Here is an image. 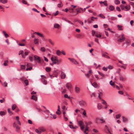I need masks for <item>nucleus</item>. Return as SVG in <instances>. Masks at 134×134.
Here are the masks:
<instances>
[{"mask_svg": "<svg viewBox=\"0 0 134 134\" xmlns=\"http://www.w3.org/2000/svg\"><path fill=\"white\" fill-rule=\"evenodd\" d=\"M68 59L75 65H78L79 64V63L75 59L73 58H69Z\"/></svg>", "mask_w": 134, "mask_h": 134, "instance_id": "nucleus-1", "label": "nucleus"}, {"mask_svg": "<svg viewBox=\"0 0 134 134\" xmlns=\"http://www.w3.org/2000/svg\"><path fill=\"white\" fill-rule=\"evenodd\" d=\"M116 72L118 73L119 75V78L120 80L122 81H124L125 80V78L122 74H120V72Z\"/></svg>", "mask_w": 134, "mask_h": 134, "instance_id": "nucleus-2", "label": "nucleus"}, {"mask_svg": "<svg viewBox=\"0 0 134 134\" xmlns=\"http://www.w3.org/2000/svg\"><path fill=\"white\" fill-rule=\"evenodd\" d=\"M51 60L54 64H58L61 63V60L57 59L56 62L54 61L53 60V57H52L51 58Z\"/></svg>", "mask_w": 134, "mask_h": 134, "instance_id": "nucleus-3", "label": "nucleus"}, {"mask_svg": "<svg viewBox=\"0 0 134 134\" xmlns=\"http://www.w3.org/2000/svg\"><path fill=\"white\" fill-rule=\"evenodd\" d=\"M34 60L37 61L39 63H40L41 60L40 58L37 55H35L34 56Z\"/></svg>", "mask_w": 134, "mask_h": 134, "instance_id": "nucleus-4", "label": "nucleus"}, {"mask_svg": "<svg viewBox=\"0 0 134 134\" xmlns=\"http://www.w3.org/2000/svg\"><path fill=\"white\" fill-rule=\"evenodd\" d=\"M124 34H122L121 35L122 37L119 39L118 40V41L119 42H121L124 41L125 40Z\"/></svg>", "mask_w": 134, "mask_h": 134, "instance_id": "nucleus-5", "label": "nucleus"}, {"mask_svg": "<svg viewBox=\"0 0 134 134\" xmlns=\"http://www.w3.org/2000/svg\"><path fill=\"white\" fill-rule=\"evenodd\" d=\"M79 104L81 106H83L86 104V102L83 100L80 101L79 102Z\"/></svg>", "mask_w": 134, "mask_h": 134, "instance_id": "nucleus-6", "label": "nucleus"}, {"mask_svg": "<svg viewBox=\"0 0 134 134\" xmlns=\"http://www.w3.org/2000/svg\"><path fill=\"white\" fill-rule=\"evenodd\" d=\"M75 92L76 93H79L80 92V88L79 87L76 86L75 87Z\"/></svg>", "mask_w": 134, "mask_h": 134, "instance_id": "nucleus-7", "label": "nucleus"}, {"mask_svg": "<svg viewBox=\"0 0 134 134\" xmlns=\"http://www.w3.org/2000/svg\"><path fill=\"white\" fill-rule=\"evenodd\" d=\"M66 86L67 87L68 89L70 91L72 88V85L70 83L68 82L66 83Z\"/></svg>", "mask_w": 134, "mask_h": 134, "instance_id": "nucleus-8", "label": "nucleus"}, {"mask_svg": "<svg viewBox=\"0 0 134 134\" xmlns=\"http://www.w3.org/2000/svg\"><path fill=\"white\" fill-rule=\"evenodd\" d=\"M24 78V77H21L20 79L22 81H24V83L26 85H28L29 84V81L27 79L25 80Z\"/></svg>", "mask_w": 134, "mask_h": 134, "instance_id": "nucleus-9", "label": "nucleus"}, {"mask_svg": "<svg viewBox=\"0 0 134 134\" xmlns=\"http://www.w3.org/2000/svg\"><path fill=\"white\" fill-rule=\"evenodd\" d=\"M96 36L97 38L102 39L103 37H102V34L100 33H97L95 35Z\"/></svg>", "mask_w": 134, "mask_h": 134, "instance_id": "nucleus-10", "label": "nucleus"}, {"mask_svg": "<svg viewBox=\"0 0 134 134\" xmlns=\"http://www.w3.org/2000/svg\"><path fill=\"white\" fill-rule=\"evenodd\" d=\"M105 54L104 53H102V56L103 57H104L110 59V57L106 54H108V53L107 52H105Z\"/></svg>", "mask_w": 134, "mask_h": 134, "instance_id": "nucleus-11", "label": "nucleus"}, {"mask_svg": "<svg viewBox=\"0 0 134 134\" xmlns=\"http://www.w3.org/2000/svg\"><path fill=\"white\" fill-rule=\"evenodd\" d=\"M61 77L62 79H64L66 77L65 74L63 72H62L61 74Z\"/></svg>", "mask_w": 134, "mask_h": 134, "instance_id": "nucleus-12", "label": "nucleus"}, {"mask_svg": "<svg viewBox=\"0 0 134 134\" xmlns=\"http://www.w3.org/2000/svg\"><path fill=\"white\" fill-rule=\"evenodd\" d=\"M45 77L44 78H41V81L43 83L44 85H46L47 83V81L45 80Z\"/></svg>", "mask_w": 134, "mask_h": 134, "instance_id": "nucleus-13", "label": "nucleus"}, {"mask_svg": "<svg viewBox=\"0 0 134 134\" xmlns=\"http://www.w3.org/2000/svg\"><path fill=\"white\" fill-rule=\"evenodd\" d=\"M98 74L100 75V76H101V77H100V79H104V77H105L104 74H103L102 73L100 72L99 71H98Z\"/></svg>", "mask_w": 134, "mask_h": 134, "instance_id": "nucleus-14", "label": "nucleus"}, {"mask_svg": "<svg viewBox=\"0 0 134 134\" xmlns=\"http://www.w3.org/2000/svg\"><path fill=\"white\" fill-rule=\"evenodd\" d=\"M54 28L58 29L60 28V25L58 24L55 23L54 25Z\"/></svg>", "mask_w": 134, "mask_h": 134, "instance_id": "nucleus-15", "label": "nucleus"}, {"mask_svg": "<svg viewBox=\"0 0 134 134\" xmlns=\"http://www.w3.org/2000/svg\"><path fill=\"white\" fill-rule=\"evenodd\" d=\"M78 124L80 126L85 125L84 123L82 120H80L78 121Z\"/></svg>", "mask_w": 134, "mask_h": 134, "instance_id": "nucleus-16", "label": "nucleus"}, {"mask_svg": "<svg viewBox=\"0 0 134 134\" xmlns=\"http://www.w3.org/2000/svg\"><path fill=\"white\" fill-rule=\"evenodd\" d=\"M99 2L100 3V4H102L103 3H104V5L105 6H107L108 5L107 4V1H104V2L103 1H99Z\"/></svg>", "mask_w": 134, "mask_h": 134, "instance_id": "nucleus-17", "label": "nucleus"}, {"mask_svg": "<svg viewBox=\"0 0 134 134\" xmlns=\"http://www.w3.org/2000/svg\"><path fill=\"white\" fill-rule=\"evenodd\" d=\"M19 55L21 54L22 55V56L23 58H25V55L24 54V52H23V51H22V50L20 51L19 52Z\"/></svg>", "mask_w": 134, "mask_h": 134, "instance_id": "nucleus-18", "label": "nucleus"}, {"mask_svg": "<svg viewBox=\"0 0 134 134\" xmlns=\"http://www.w3.org/2000/svg\"><path fill=\"white\" fill-rule=\"evenodd\" d=\"M31 98L35 101H37V97L35 95H32L31 97Z\"/></svg>", "mask_w": 134, "mask_h": 134, "instance_id": "nucleus-19", "label": "nucleus"}, {"mask_svg": "<svg viewBox=\"0 0 134 134\" xmlns=\"http://www.w3.org/2000/svg\"><path fill=\"white\" fill-rule=\"evenodd\" d=\"M122 121L124 122H126L128 121V119L126 117L123 116L122 117Z\"/></svg>", "mask_w": 134, "mask_h": 134, "instance_id": "nucleus-20", "label": "nucleus"}, {"mask_svg": "<svg viewBox=\"0 0 134 134\" xmlns=\"http://www.w3.org/2000/svg\"><path fill=\"white\" fill-rule=\"evenodd\" d=\"M6 111H0V115L1 116H2L3 115H5V113L6 112Z\"/></svg>", "mask_w": 134, "mask_h": 134, "instance_id": "nucleus-21", "label": "nucleus"}, {"mask_svg": "<svg viewBox=\"0 0 134 134\" xmlns=\"http://www.w3.org/2000/svg\"><path fill=\"white\" fill-rule=\"evenodd\" d=\"M16 121L17 122V123L18 124L20 125H21V123L19 120V117L18 116H17L16 117Z\"/></svg>", "mask_w": 134, "mask_h": 134, "instance_id": "nucleus-22", "label": "nucleus"}, {"mask_svg": "<svg viewBox=\"0 0 134 134\" xmlns=\"http://www.w3.org/2000/svg\"><path fill=\"white\" fill-rule=\"evenodd\" d=\"M35 132L37 133L40 134L41 133V131H40V129L39 128L38 129H36L35 130Z\"/></svg>", "mask_w": 134, "mask_h": 134, "instance_id": "nucleus-23", "label": "nucleus"}, {"mask_svg": "<svg viewBox=\"0 0 134 134\" xmlns=\"http://www.w3.org/2000/svg\"><path fill=\"white\" fill-rule=\"evenodd\" d=\"M50 115L51 116V118L54 119H55L56 118V115L55 114H53L52 113H50Z\"/></svg>", "mask_w": 134, "mask_h": 134, "instance_id": "nucleus-24", "label": "nucleus"}, {"mask_svg": "<svg viewBox=\"0 0 134 134\" xmlns=\"http://www.w3.org/2000/svg\"><path fill=\"white\" fill-rule=\"evenodd\" d=\"M88 126L87 125H86V128L85 129V130L84 131V132L86 134H87L88 133V132H86V131L88 130Z\"/></svg>", "mask_w": 134, "mask_h": 134, "instance_id": "nucleus-25", "label": "nucleus"}, {"mask_svg": "<svg viewBox=\"0 0 134 134\" xmlns=\"http://www.w3.org/2000/svg\"><path fill=\"white\" fill-rule=\"evenodd\" d=\"M103 25H104V26H104V27L105 28V30H108L109 31H111V29H110L109 28H107V29H106V27H107V24H104Z\"/></svg>", "mask_w": 134, "mask_h": 134, "instance_id": "nucleus-26", "label": "nucleus"}, {"mask_svg": "<svg viewBox=\"0 0 134 134\" xmlns=\"http://www.w3.org/2000/svg\"><path fill=\"white\" fill-rule=\"evenodd\" d=\"M63 5V4L61 2H60V3L58 4L57 6L59 8H61Z\"/></svg>", "mask_w": 134, "mask_h": 134, "instance_id": "nucleus-27", "label": "nucleus"}, {"mask_svg": "<svg viewBox=\"0 0 134 134\" xmlns=\"http://www.w3.org/2000/svg\"><path fill=\"white\" fill-rule=\"evenodd\" d=\"M114 9L115 8L113 6L110 5L109 6V9L110 10L113 11Z\"/></svg>", "mask_w": 134, "mask_h": 134, "instance_id": "nucleus-28", "label": "nucleus"}, {"mask_svg": "<svg viewBox=\"0 0 134 134\" xmlns=\"http://www.w3.org/2000/svg\"><path fill=\"white\" fill-rule=\"evenodd\" d=\"M97 108L99 110L101 109L102 108V104L100 103H98L97 105Z\"/></svg>", "mask_w": 134, "mask_h": 134, "instance_id": "nucleus-29", "label": "nucleus"}, {"mask_svg": "<svg viewBox=\"0 0 134 134\" xmlns=\"http://www.w3.org/2000/svg\"><path fill=\"white\" fill-rule=\"evenodd\" d=\"M91 84L95 88H97V87L98 85L96 82H94L93 83H91Z\"/></svg>", "mask_w": 134, "mask_h": 134, "instance_id": "nucleus-30", "label": "nucleus"}, {"mask_svg": "<svg viewBox=\"0 0 134 134\" xmlns=\"http://www.w3.org/2000/svg\"><path fill=\"white\" fill-rule=\"evenodd\" d=\"M102 95H103V93L102 92H100L98 93V97H99V98L100 99H101L102 98L100 97L102 96Z\"/></svg>", "mask_w": 134, "mask_h": 134, "instance_id": "nucleus-31", "label": "nucleus"}, {"mask_svg": "<svg viewBox=\"0 0 134 134\" xmlns=\"http://www.w3.org/2000/svg\"><path fill=\"white\" fill-rule=\"evenodd\" d=\"M112 81L111 80L109 82V83L110 85L111 86H113V87L114 88L115 87V85H114V82L112 83Z\"/></svg>", "mask_w": 134, "mask_h": 134, "instance_id": "nucleus-32", "label": "nucleus"}, {"mask_svg": "<svg viewBox=\"0 0 134 134\" xmlns=\"http://www.w3.org/2000/svg\"><path fill=\"white\" fill-rule=\"evenodd\" d=\"M82 114L84 116H83V118H85L86 116H87V114L86 113V112L85 111V110H84L83 111V112H82Z\"/></svg>", "mask_w": 134, "mask_h": 134, "instance_id": "nucleus-33", "label": "nucleus"}, {"mask_svg": "<svg viewBox=\"0 0 134 134\" xmlns=\"http://www.w3.org/2000/svg\"><path fill=\"white\" fill-rule=\"evenodd\" d=\"M117 27L118 28L119 30H122L123 29L122 28V26L120 25H118Z\"/></svg>", "mask_w": 134, "mask_h": 134, "instance_id": "nucleus-34", "label": "nucleus"}, {"mask_svg": "<svg viewBox=\"0 0 134 134\" xmlns=\"http://www.w3.org/2000/svg\"><path fill=\"white\" fill-rule=\"evenodd\" d=\"M0 2L4 4L7 2V0H0Z\"/></svg>", "mask_w": 134, "mask_h": 134, "instance_id": "nucleus-35", "label": "nucleus"}, {"mask_svg": "<svg viewBox=\"0 0 134 134\" xmlns=\"http://www.w3.org/2000/svg\"><path fill=\"white\" fill-rule=\"evenodd\" d=\"M114 3L116 5L120 3V2L118 0H115L114 1Z\"/></svg>", "mask_w": 134, "mask_h": 134, "instance_id": "nucleus-36", "label": "nucleus"}, {"mask_svg": "<svg viewBox=\"0 0 134 134\" xmlns=\"http://www.w3.org/2000/svg\"><path fill=\"white\" fill-rule=\"evenodd\" d=\"M130 42V41L129 40H127L125 41L126 43L128 45H129Z\"/></svg>", "mask_w": 134, "mask_h": 134, "instance_id": "nucleus-37", "label": "nucleus"}, {"mask_svg": "<svg viewBox=\"0 0 134 134\" xmlns=\"http://www.w3.org/2000/svg\"><path fill=\"white\" fill-rule=\"evenodd\" d=\"M45 70L47 72H49L51 70V68L49 67H46V68Z\"/></svg>", "mask_w": 134, "mask_h": 134, "instance_id": "nucleus-38", "label": "nucleus"}, {"mask_svg": "<svg viewBox=\"0 0 134 134\" xmlns=\"http://www.w3.org/2000/svg\"><path fill=\"white\" fill-rule=\"evenodd\" d=\"M49 42L52 45H54V43L53 42H52L51 39H49L48 40Z\"/></svg>", "mask_w": 134, "mask_h": 134, "instance_id": "nucleus-39", "label": "nucleus"}, {"mask_svg": "<svg viewBox=\"0 0 134 134\" xmlns=\"http://www.w3.org/2000/svg\"><path fill=\"white\" fill-rule=\"evenodd\" d=\"M35 33H36L38 35L41 37H43V35L40 34L39 32H35Z\"/></svg>", "mask_w": 134, "mask_h": 134, "instance_id": "nucleus-40", "label": "nucleus"}, {"mask_svg": "<svg viewBox=\"0 0 134 134\" xmlns=\"http://www.w3.org/2000/svg\"><path fill=\"white\" fill-rule=\"evenodd\" d=\"M3 33L4 35L5 36L6 38H7L9 36L4 31H3Z\"/></svg>", "mask_w": 134, "mask_h": 134, "instance_id": "nucleus-41", "label": "nucleus"}, {"mask_svg": "<svg viewBox=\"0 0 134 134\" xmlns=\"http://www.w3.org/2000/svg\"><path fill=\"white\" fill-rule=\"evenodd\" d=\"M62 109H63V110H67V108H66L65 106L63 105L62 106Z\"/></svg>", "mask_w": 134, "mask_h": 134, "instance_id": "nucleus-42", "label": "nucleus"}, {"mask_svg": "<svg viewBox=\"0 0 134 134\" xmlns=\"http://www.w3.org/2000/svg\"><path fill=\"white\" fill-rule=\"evenodd\" d=\"M121 116V115L120 114H118L116 115V117L117 119H119L120 117Z\"/></svg>", "mask_w": 134, "mask_h": 134, "instance_id": "nucleus-43", "label": "nucleus"}, {"mask_svg": "<svg viewBox=\"0 0 134 134\" xmlns=\"http://www.w3.org/2000/svg\"><path fill=\"white\" fill-rule=\"evenodd\" d=\"M101 100L103 102H102V103L104 104L105 105H106V104H107V102H106V101L101 99Z\"/></svg>", "mask_w": 134, "mask_h": 134, "instance_id": "nucleus-44", "label": "nucleus"}, {"mask_svg": "<svg viewBox=\"0 0 134 134\" xmlns=\"http://www.w3.org/2000/svg\"><path fill=\"white\" fill-rule=\"evenodd\" d=\"M16 107V105L15 104H13L12 105V109L13 110H14L15 109V108Z\"/></svg>", "mask_w": 134, "mask_h": 134, "instance_id": "nucleus-45", "label": "nucleus"}, {"mask_svg": "<svg viewBox=\"0 0 134 134\" xmlns=\"http://www.w3.org/2000/svg\"><path fill=\"white\" fill-rule=\"evenodd\" d=\"M56 54L58 55H60L61 54V52L59 50H58L57 51Z\"/></svg>", "mask_w": 134, "mask_h": 134, "instance_id": "nucleus-46", "label": "nucleus"}, {"mask_svg": "<svg viewBox=\"0 0 134 134\" xmlns=\"http://www.w3.org/2000/svg\"><path fill=\"white\" fill-rule=\"evenodd\" d=\"M34 42L35 44H37L38 43V42L37 39L35 38L34 40Z\"/></svg>", "mask_w": 134, "mask_h": 134, "instance_id": "nucleus-47", "label": "nucleus"}, {"mask_svg": "<svg viewBox=\"0 0 134 134\" xmlns=\"http://www.w3.org/2000/svg\"><path fill=\"white\" fill-rule=\"evenodd\" d=\"M2 83L3 86L5 87L7 86V82H4L3 83Z\"/></svg>", "mask_w": 134, "mask_h": 134, "instance_id": "nucleus-48", "label": "nucleus"}, {"mask_svg": "<svg viewBox=\"0 0 134 134\" xmlns=\"http://www.w3.org/2000/svg\"><path fill=\"white\" fill-rule=\"evenodd\" d=\"M29 52V51L28 50H26V51L25 52V55H28V54Z\"/></svg>", "mask_w": 134, "mask_h": 134, "instance_id": "nucleus-49", "label": "nucleus"}, {"mask_svg": "<svg viewBox=\"0 0 134 134\" xmlns=\"http://www.w3.org/2000/svg\"><path fill=\"white\" fill-rule=\"evenodd\" d=\"M107 68L108 69H111L113 68V67L112 66L109 65L108 66H107Z\"/></svg>", "mask_w": 134, "mask_h": 134, "instance_id": "nucleus-50", "label": "nucleus"}, {"mask_svg": "<svg viewBox=\"0 0 134 134\" xmlns=\"http://www.w3.org/2000/svg\"><path fill=\"white\" fill-rule=\"evenodd\" d=\"M99 16L101 18L103 19H105V16L103 15L102 14H99Z\"/></svg>", "mask_w": 134, "mask_h": 134, "instance_id": "nucleus-51", "label": "nucleus"}, {"mask_svg": "<svg viewBox=\"0 0 134 134\" xmlns=\"http://www.w3.org/2000/svg\"><path fill=\"white\" fill-rule=\"evenodd\" d=\"M32 67H31L29 68H27L26 69V71H30L32 70Z\"/></svg>", "mask_w": 134, "mask_h": 134, "instance_id": "nucleus-52", "label": "nucleus"}, {"mask_svg": "<svg viewBox=\"0 0 134 134\" xmlns=\"http://www.w3.org/2000/svg\"><path fill=\"white\" fill-rule=\"evenodd\" d=\"M20 67L22 69H25V66L24 65H21Z\"/></svg>", "mask_w": 134, "mask_h": 134, "instance_id": "nucleus-53", "label": "nucleus"}, {"mask_svg": "<svg viewBox=\"0 0 134 134\" xmlns=\"http://www.w3.org/2000/svg\"><path fill=\"white\" fill-rule=\"evenodd\" d=\"M108 68L107 67L106 68L105 67H103L102 68V69L103 71H106L107 70Z\"/></svg>", "mask_w": 134, "mask_h": 134, "instance_id": "nucleus-54", "label": "nucleus"}, {"mask_svg": "<svg viewBox=\"0 0 134 134\" xmlns=\"http://www.w3.org/2000/svg\"><path fill=\"white\" fill-rule=\"evenodd\" d=\"M40 129V131H41V132H44L45 131V129L43 127H41Z\"/></svg>", "mask_w": 134, "mask_h": 134, "instance_id": "nucleus-55", "label": "nucleus"}, {"mask_svg": "<svg viewBox=\"0 0 134 134\" xmlns=\"http://www.w3.org/2000/svg\"><path fill=\"white\" fill-rule=\"evenodd\" d=\"M85 75L87 78H89L90 77V75L88 73L85 74Z\"/></svg>", "mask_w": 134, "mask_h": 134, "instance_id": "nucleus-56", "label": "nucleus"}, {"mask_svg": "<svg viewBox=\"0 0 134 134\" xmlns=\"http://www.w3.org/2000/svg\"><path fill=\"white\" fill-rule=\"evenodd\" d=\"M120 7L121 8L122 10H124V9L125 7L124 5L122 4H121L120 5Z\"/></svg>", "mask_w": 134, "mask_h": 134, "instance_id": "nucleus-57", "label": "nucleus"}, {"mask_svg": "<svg viewBox=\"0 0 134 134\" xmlns=\"http://www.w3.org/2000/svg\"><path fill=\"white\" fill-rule=\"evenodd\" d=\"M85 123L86 125L88 126V125L90 124H91V121H89L88 122H86Z\"/></svg>", "mask_w": 134, "mask_h": 134, "instance_id": "nucleus-58", "label": "nucleus"}, {"mask_svg": "<svg viewBox=\"0 0 134 134\" xmlns=\"http://www.w3.org/2000/svg\"><path fill=\"white\" fill-rule=\"evenodd\" d=\"M116 9L119 12H120L121 11L120 8L118 7H116Z\"/></svg>", "mask_w": 134, "mask_h": 134, "instance_id": "nucleus-59", "label": "nucleus"}, {"mask_svg": "<svg viewBox=\"0 0 134 134\" xmlns=\"http://www.w3.org/2000/svg\"><path fill=\"white\" fill-rule=\"evenodd\" d=\"M64 97L65 98H68V99H69L70 98V97H69L68 95L66 94H65L64 95Z\"/></svg>", "mask_w": 134, "mask_h": 134, "instance_id": "nucleus-60", "label": "nucleus"}, {"mask_svg": "<svg viewBox=\"0 0 134 134\" xmlns=\"http://www.w3.org/2000/svg\"><path fill=\"white\" fill-rule=\"evenodd\" d=\"M78 22L82 25V26H83V23L81 21H80V20H78Z\"/></svg>", "mask_w": 134, "mask_h": 134, "instance_id": "nucleus-61", "label": "nucleus"}, {"mask_svg": "<svg viewBox=\"0 0 134 134\" xmlns=\"http://www.w3.org/2000/svg\"><path fill=\"white\" fill-rule=\"evenodd\" d=\"M130 3L131 5L132 6L133 8L134 9V3L131 2Z\"/></svg>", "mask_w": 134, "mask_h": 134, "instance_id": "nucleus-62", "label": "nucleus"}, {"mask_svg": "<svg viewBox=\"0 0 134 134\" xmlns=\"http://www.w3.org/2000/svg\"><path fill=\"white\" fill-rule=\"evenodd\" d=\"M69 126L70 127L71 129H75V127L72 125H69Z\"/></svg>", "mask_w": 134, "mask_h": 134, "instance_id": "nucleus-63", "label": "nucleus"}, {"mask_svg": "<svg viewBox=\"0 0 134 134\" xmlns=\"http://www.w3.org/2000/svg\"><path fill=\"white\" fill-rule=\"evenodd\" d=\"M41 51L43 52H44L45 51V49L44 47H42L41 48Z\"/></svg>", "mask_w": 134, "mask_h": 134, "instance_id": "nucleus-64", "label": "nucleus"}]
</instances>
